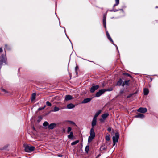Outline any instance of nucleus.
I'll list each match as a JSON object with an SVG mask.
<instances>
[{
  "mask_svg": "<svg viewBox=\"0 0 158 158\" xmlns=\"http://www.w3.org/2000/svg\"><path fill=\"white\" fill-rule=\"evenodd\" d=\"M132 95V94H130V95H129V96H127V98H130V97Z\"/></svg>",
  "mask_w": 158,
  "mask_h": 158,
  "instance_id": "obj_43",
  "label": "nucleus"
},
{
  "mask_svg": "<svg viewBox=\"0 0 158 158\" xmlns=\"http://www.w3.org/2000/svg\"><path fill=\"white\" fill-rule=\"evenodd\" d=\"M90 134V136L94 137H95V133L94 131V129L93 128H91V129Z\"/></svg>",
  "mask_w": 158,
  "mask_h": 158,
  "instance_id": "obj_10",
  "label": "nucleus"
},
{
  "mask_svg": "<svg viewBox=\"0 0 158 158\" xmlns=\"http://www.w3.org/2000/svg\"><path fill=\"white\" fill-rule=\"evenodd\" d=\"M94 85V84H93L92 87L90 89V91L92 93L94 92L95 90L98 89L99 87V86L98 85L95 86Z\"/></svg>",
  "mask_w": 158,
  "mask_h": 158,
  "instance_id": "obj_3",
  "label": "nucleus"
},
{
  "mask_svg": "<svg viewBox=\"0 0 158 158\" xmlns=\"http://www.w3.org/2000/svg\"><path fill=\"white\" fill-rule=\"evenodd\" d=\"M89 150V149H81L79 150L80 152H82L84 153H87Z\"/></svg>",
  "mask_w": 158,
  "mask_h": 158,
  "instance_id": "obj_15",
  "label": "nucleus"
},
{
  "mask_svg": "<svg viewBox=\"0 0 158 158\" xmlns=\"http://www.w3.org/2000/svg\"><path fill=\"white\" fill-rule=\"evenodd\" d=\"M120 10L123 11V9H120Z\"/></svg>",
  "mask_w": 158,
  "mask_h": 158,
  "instance_id": "obj_47",
  "label": "nucleus"
},
{
  "mask_svg": "<svg viewBox=\"0 0 158 158\" xmlns=\"http://www.w3.org/2000/svg\"><path fill=\"white\" fill-rule=\"evenodd\" d=\"M71 130V128L70 127H68L67 129V132L69 133Z\"/></svg>",
  "mask_w": 158,
  "mask_h": 158,
  "instance_id": "obj_35",
  "label": "nucleus"
},
{
  "mask_svg": "<svg viewBox=\"0 0 158 158\" xmlns=\"http://www.w3.org/2000/svg\"><path fill=\"white\" fill-rule=\"evenodd\" d=\"M118 10H113L112 11L114 12H116V11H118Z\"/></svg>",
  "mask_w": 158,
  "mask_h": 158,
  "instance_id": "obj_42",
  "label": "nucleus"
},
{
  "mask_svg": "<svg viewBox=\"0 0 158 158\" xmlns=\"http://www.w3.org/2000/svg\"><path fill=\"white\" fill-rule=\"evenodd\" d=\"M85 148H89V146H87Z\"/></svg>",
  "mask_w": 158,
  "mask_h": 158,
  "instance_id": "obj_45",
  "label": "nucleus"
},
{
  "mask_svg": "<svg viewBox=\"0 0 158 158\" xmlns=\"http://www.w3.org/2000/svg\"><path fill=\"white\" fill-rule=\"evenodd\" d=\"M78 68V67L77 66H76L75 67V71H76V72H77V71Z\"/></svg>",
  "mask_w": 158,
  "mask_h": 158,
  "instance_id": "obj_38",
  "label": "nucleus"
},
{
  "mask_svg": "<svg viewBox=\"0 0 158 158\" xmlns=\"http://www.w3.org/2000/svg\"><path fill=\"white\" fill-rule=\"evenodd\" d=\"M119 137V134L118 133L116 132L115 134V136L113 137V146H114L116 142H117Z\"/></svg>",
  "mask_w": 158,
  "mask_h": 158,
  "instance_id": "obj_2",
  "label": "nucleus"
},
{
  "mask_svg": "<svg viewBox=\"0 0 158 158\" xmlns=\"http://www.w3.org/2000/svg\"><path fill=\"white\" fill-rule=\"evenodd\" d=\"M103 23L104 25V27L106 29V19H103Z\"/></svg>",
  "mask_w": 158,
  "mask_h": 158,
  "instance_id": "obj_24",
  "label": "nucleus"
},
{
  "mask_svg": "<svg viewBox=\"0 0 158 158\" xmlns=\"http://www.w3.org/2000/svg\"><path fill=\"white\" fill-rule=\"evenodd\" d=\"M156 8H158V6H156Z\"/></svg>",
  "mask_w": 158,
  "mask_h": 158,
  "instance_id": "obj_46",
  "label": "nucleus"
},
{
  "mask_svg": "<svg viewBox=\"0 0 158 158\" xmlns=\"http://www.w3.org/2000/svg\"><path fill=\"white\" fill-rule=\"evenodd\" d=\"M36 97V94L35 93H33L32 94L31 96V100L32 101L35 99Z\"/></svg>",
  "mask_w": 158,
  "mask_h": 158,
  "instance_id": "obj_23",
  "label": "nucleus"
},
{
  "mask_svg": "<svg viewBox=\"0 0 158 158\" xmlns=\"http://www.w3.org/2000/svg\"><path fill=\"white\" fill-rule=\"evenodd\" d=\"M2 51H3V50H2V48H0V53L2 52Z\"/></svg>",
  "mask_w": 158,
  "mask_h": 158,
  "instance_id": "obj_39",
  "label": "nucleus"
},
{
  "mask_svg": "<svg viewBox=\"0 0 158 158\" xmlns=\"http://www.w3.org/2000/svg\"><path fill=\"white\" fill-rule=\"evenodd\" d=\"M92 99V98H85L82 102V103H86L89 102Z\"/></svg>",
  "mask_w": 158,
  "mask_h": 158,
  "instance_id": "obj_8",
  "label": "nucleus"
},
{
  "mask_svg": "<svg viewBox=\"0 0 158 158\" xmlns=\"http://www.w3.org/2000/svg\"><path fill=\"white\" fill-rule=\"evenodd\" d=\"M101 112V110H99L95 114V115L94 116V118H97V117L100 114Z\"/></svg>",
  "mask_w": 158,
  "mask_h": 158,
  "instance_id": "obj_21",
  "label": "nucleus"
},
{
  "mask_svg": "<svg viewBox=\"0 0 158 158\" xmlns=\"http://www.w3.org/2000/svg\"><path fill=\"white\" fill-rule=\"evenodd\" d=\"M78 142H79L78 140L76 141L73 142H72V143H71V145H75L76 144H77V143H78Z\"/></svg>",
  "mask_w": 158,
  "mask_h": 158,
  "instance_id": "obj_30",
  "label": "nucleus"
},
{
  "mask_svg": "<svg viewBox=\"0 0 158 158\" xmlns=\"http://www.w3.org/2000/svg\"><path fill=\"white\" fill-rule=\"evenodd\" d=\"M73 98L70 95H67L65 97V100L67 101L70 100Z\"/></svg>",
  "mask_w": 158,
  "mask_h": 158,
  "instance_id": "obj_13",
  "label": "nucleus"
},
{
  "mask_svg": "<svg viewBox=\"0 0 158 158\" xmlns=\"http://www.w3.org/2000/svg\"><path fill=\"white\" fill-rule=\"evenodd\" d=\"M104 89H101L97 92L95 96L96 97H99L105 92Z\"/></svg>",
  "mask_w": 158,
  "mask_h": 158,
  "instance_id": "obj_4",
  "label": "nucleus"
},
{
  "mask_svg": "<svg viewBox=\"0 0 158 158\" xmlns=\"http://www.w3.org/2000/svg\"><path fill=\"white\" fill-rule=\"evenodd\" d=\"M23 147L24 148H35V147L34 146H30V145L26 144V143H24L23 144Z\"/></svg>",
  "mask_w": 158,
  "mask_h": 158,
  "instance_id": "obj_9",
  "label": "nucleus"
},
{
  "mask_svg": "<svg viewBox=\"0 0 158 158\" xmlns=\"http://www.w3.org/2000/svg\"><path fill=\"white\" fill-rule=\"evenodd\" d=\"M106 36L108 38V40L112 43H113L114 42H113V40H112V39H111V37H110L109 33L107 31L106 32Z\"/></svg>",
  "mask_w": 158,
  "mask_h": 158,
  "instance_id": "obj_12",
  "label": "nucleus"
},
{
  "mask_svg": "<svg viewBox=\"0 0 158 158\" xmlns=\"http://www.w3.org/2000/svg\"><path fill=\"white\" fill-rule=\"evenodd\" d=\"M47 105L48 106H52L51 103L49 101H47L46 102Z\"/></svg>",
  "mask_w": 158,
  "mask_h": 158,
  "instance_id": "obj_32",
  "label": "nucleus"
},
{
  "mask_svg": "<svg viewBox=\"0 0 158 158\" xmlns=\"http://www.w3.org/2000/svg\"><path fill=\"white\" fill-rule=\"evenodd\" d=\"M105 90V92L106 91H112L113 90V89L112 88H110L108 89H104Z\"/></svg>",
  "mask_w": 158,
  "mask_h": 158,
  "instance_id": "obj_31",
  "label": "nucleus"
},
{
  "mask_svg": "<svg viewBox=\"0 0 158 158\" xmlns=\"http://www.w3.org/2000/svg\"><path fill=\"white\" fill-rule=\"evenodd\" d=\"M94 137H93L92 136H89V138H88V141L89 142H90L92 141V140L93 139H94Z\"/></svg>",
  "mask_w": 158,
  "mask_h": 158,
  "instance_id": "obj_26",
  "label": "nucleus"
},
{
  "mask_svg": "<svg viewBox=\"0 0 158 158\" xmlns=\"http://www.w3.org/2000/svg\"><path fill=\"white\" fill-rule=\"evenodd\" d=\"M5 48L4 49L5 50V49H9V48L8 47V45L6 44L5 45Z\"/></svg>",
  "mask_w": 158,
  "mask_h": 158,
  "instance_id": "obj_36",
  "label": "nucleus"
},
{
  "mask_svg": "<svg viewBox=\"0 0 158 158\" xmlns=\"http://www.w3.org/2000/svg\"><path fill=\"white\" fill-rule=\"evenodd\" d=\"M103 19H106V16L105 15H104L103 16Z\"/></svg>",
  "mask_w": 158,
  "mask_h": 158,
  "instance_id": "obj_41",
  "label": "nucleus"
},
{
  "mask_svg": "<svg viewBox=\"0 0 158 158\" xmlns=\"http://www.w3.org/2000/svg\"><path fill=\"white\" fill-rule=\"evenodd\" d=\"M137 111L141 113H145L147 112V110L146 108L140 107L137 110Z\"/></svg>",
  "mask_w": 158,
  "mask_h": 158,
  "instance_id": "obj_5",
  "label": "nucleus"
},
{
  "mask_svg": "<svg viewBox=\"0 0 158 158\" xmlns=\"http://www.w3.org/2000/svg\"><path fill=\"white\" fill-rule=\"evenodd\" d=\"M60 110L59 108L57 107H55L53 110H52L51 111L52 112H56Z\"/></svg>",
  "mask_w": 158,
  "mask_h": 158,
  "instance_id": "obj_20",
  "label": "nucleus"
},
{
  "mask_svg": "<svg viewBox=\"0 0 158 158\" xmlns=\"http://www.w3.org/2000/svg\"><path fill=\"white\" fill-rule=\"evenodd\" d=\"M115 1L116 3L114 5V7H115L116 6L118 5L119 4V0H115Z\"/></svg>",
  "mask_w": 158,
  "mask_h": 158,
  "instance_id": "obj_25",
  "label": "nucleus"
},
{
  "mask_svg": "<svg viewBox=\"0 0 158 158\" xmlns=\"http://www.w3.org/2000/svg\"><path fill=\"white\" fill-rule=\"evenodd\" d=\"M48 124H49L47 122L45 121L43 123V126L44 127H46L47 126H48Z\"/></svg>",
  "mask_w": 158,
  "mask_h": 158,
  "instance_id": "obj_29",
  "label": "nucleus"
},
{
  "mask_svg": "<svg viewBox=\"0 0 158 158\" xmlns=\"http://www.w3.org/2000/svg\"><path fill=\"white\" fill-rule=\"evenodd\" d=\"M2 91L4 92L5 93H6V90L4 89H2Z\"/></svg>",
  "mask_w": 158,
  "mask_h": 158,
  "instance_id": "obj_44",
  "label": "nucleus"
},
{
  "mask_svg": "<svg viewBox=\"0 0 158 158\" xmlns=\"http://www.w3.org/2000/svg\"><path fill=\"white\" fill-rule=\"evenodd\" d=\"M69 122L70 123H72V124H75V123H74V122H73V121H69Z\"/></svg>",
  "mask_w": 158,
  "mask_h": 158,
  "instance_id": "obj_40",
  "label": "nucleus"
},
{
  "mask_svg": "<svg viewBox=\"0 0 158 158\" xmlns=\"http://www.w3.org/2000/svg\"><path fill=\"white\" fill-rule=\"evenodd\" d=\"M68 138L69 139H71L73 137V133L72 132H70V134L68 135Z\"/></svg>",
  "mask_w": 158,
  "mask_h": 158,
  "instance_id": "obj_28",
  "label": "nucleus"
},
{
  "mask_svg": "<svg viewBox=\"0 0 158 158\" xmlns=\"http://www.w3.org/2000/svg\"><path fill=\"white\" fill-rule=\"evenodd\" d=\"M123 74L124 75H125L127 76L130 77H131V75L130 74H129V73H123Z\"/></svg>",
  "mask_w": 158,
  "mask_h": 158,
  "instance_id": "obj_34",
  "label": "nucleus"
},
{
  "mask_svg": "<svg viewBox=\"0 0 158 158\" xmlns=\"http://www.w3.org/2000/svg\"><path fill=\"white\" fill-rule=\"evenodd\" d=\"M7 65L6 58L3 55H2V56L0 57V69H1L2 66L4 65Z\"/></svg>",
  "mask_w": 158,
  "mask_h": 158,
  "instance_id": "obj_1",
  "label": "nucleus"
},
{
  "mask_svg": "<svg viewBox=\"0 0 158 158\" xmlns=\"http://www.w3.org/2000/svg\"><path fill=\"white\" fill-rule=\"evenodd\" d=\"M97 118H93L91 124L92 128L94 129V127L97 124Z\"/></svg>",
  "mask_w": 158,
  "mask_h": 158,
  "instance_id": "obj_7",
  "label": "nucleus"
},
{
  "mask_svg": "<svg viewBox=\"0 0 158 158\" xmlns=\"http://www.w3.org/2000/svg\"><path fill=\"white\" fill-rule=\"evenodd\" d=\"M145 117L144 115L141 114H138L137 115L135 116V117L136 118H143Z\"/></svg>",
  "mask_w": 158,
  "mask_h": 158,
  "instance_id": "obj_11",
  "label": "nucleus"
},
{
  "mask_svg": "<svg viewBox=\"0 0 158 158\" xmlns=\"http://www.w3.org/2000/svg\"><path fill=\"white\" fill-rule=\"evenodd\" d=\"M24 151L27 153H29L32 152L34 150V149H24Z\"/></svg>",
  "mask_w": 158,
  "mask_h": 158,
  "instance_id": "obj_14",
  "label": "nucleus"
},
{
  "mask_svg": "<svg viewBox=\"0 0 158 158\" xmlns=\"http://www.w3.org/2000/svg\"><path fill=\"white\" fill-rule=\"evenodd\" d=\"M144 94L147 95L149 93V90L148 89L145 88L143 89Z\"/></svg>",
  "mask_w": 158,
  "mask_h": 158,
  "instance_id": "obj_19",
  "label": "nucleus"
},
{
  "mask_svg": "<svg viewBox=\"0 0 158 158\" xmlns=\"http://www.w3.org/2000/svg\"><path fill=\"white\" fill-rule=\"evenodd\" d=\"M108 115L109 114L108 113H105L102 114V117L104 120H105L108 116Z\"/></svg>",
  "mask_w": 158,
  "mask_h": 158,
  "instance_id": "obj_17",
  "label": "nucleus"
},
{
  "mask_svg": "<svg viewBox=\"0 0 158 158\" xmlns=\"http://www.w3.org/2000/svg\"><path fill=\"white\" fill-rule=\"evenodd\" d=\"M56 126V124L55 123H52L48 126V128L49 129L52 130Z\"/></svg>",
  "mask_w": 158,
  "mask_h": 158,
  "instance_id": "obj_6",
  "label": "nucleus"
},
{
  "mask_svg": "<svg viewBox=\"0 0 158 158\" xmlns=\"http://www.w3.org/2000/svg\"><path fill=\"white\" fill-rule=\"evenodd\" d=\"M45 107H46V106H45L43 107H40V108H39V109H38V110H42L44 109L45 108Z\"/></svg>",
  "mask_w": 158,
  "mask_h": 158,
  "instance_id": "obj_33",
  "label": "nucleus"
},
{
  "mask_svg": "<svg viewBox=\"0 0 158 158\" xmlns=\"http://www.w3.org/2000/svg\"><path fill=\"white\" fill-rule=\"evenodd\" d=\"M105 139L106 141H109L110 140V135L109 134L106 135V136Z\"/></svg>",
  "mask_w": 158,
  "mask_h": 158,
  "instance_id": "obj_27",
  "label": "nucleus"
},
{
  "mask_svg": "<svg viewBox=\"0 0 158 158\" xmlns=\"http://www.w3.org/2000/svg\"><path fill=\"white\" fill-rule=\"evenodd\" d=\"M129 81H130L129 80L125 81L123 83L122 86H124L125 85H128Z\"/></svg>",
  "mask_w": 158,
  "mask_h": 158,
  "instance_id": "obj_22",
  "label": "nucleus"
},
{
  "mask_svg": "<svg viewBox=\"0 0 158 158\" xmlns=\"http://www.w3.org/2000/svg\"><path fill=\"white\" fill-rule=\"evenodd\" d=\"M75 106L73 104L70 103L67 105V107L68 109H70L74 108Z\"/></svg>",
  "mask_w": 158,
  "mask_h": 158,
  "instance_id": "obj_16",
  "label": "nucleus"
},
{
  "mask_svg": "<svg viewBox=\"0 0 158 158\" xmlns=\"http://www.w3.org/2000/svg\"><path fill=\"white\" fill-rule=\"evenodd\" d=\"M111 130V128H110V127H109L107 129V131H109V132H110Z\"/></svg>",
  "mask_w": 158,
  "mask_h": 158,
  "instance_id": "obj_37",
  "label": "nucleus"
},
{
  "mask_svg": "<svg viewBox=\"0 0 158 158\" xmlns=\"http://www.w3.org/2000/svg\"><path fill=\"white\" fill-rule=\"evenodd\" d=\"M123 82V81L120 78L117 83V85L120 86L121 85Z\"/></svg>",
  "mask_w": 158,
  "mask_h": 158,
  "instance_id": "obj_18",
  "label": "nucleus"
}]
</instances>
